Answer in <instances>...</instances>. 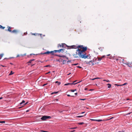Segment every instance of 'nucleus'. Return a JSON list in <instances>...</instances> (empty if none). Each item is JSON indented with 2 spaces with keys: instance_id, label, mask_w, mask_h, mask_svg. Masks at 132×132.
<instances>
[{
  "instance_id": "obj_1",
  "label": "nucleus",
  "mask_w": 132,
  "mask_h": 132,
  "mask_svg": "<svg viewBox=\"0 0 132 132\" xmlns=\"http://www.w3.org/2000/svg\"><path fill=\"white\" fill-rule=\"evenodd\" d=\"M87 49L86 47H84L82 45L78 46V49L76 50V53L73 55L74 57L77 58L80 57L84 59L87 58L88 56L86 55V54L85 52Z\"/></svg>"
},
{
  "instance_id": "obj_2",
  "label": "nucleus",
  "mask_w": 132,
  "mask_h": 132,
  "mask_svg": "<svg viewBox=\"0 0 132 132\" xmlns=\"http://www.w3.org/2000/svg\"><path fill=\"white\" fill-rule=\"evenodd\" d=\"M68 47H69L70 48H78V46H77L75 45H72L71 46H67Z\"/></svg>"
},
{
  "instance_id": "obj_3",
  "label": "nucleus",
  "mask_w": 132,
  "mask_h": 132,
  "mask_svg": "<svg viewBox=\"0 0 132 132\" xmlns=\"http://www.w3.org/2000/svg\"><path fill=\"white\" fill-rule=\"evenodd\" d=\"M50 117L49 116H44L41 118V119L42 120H45L47 118H48Z\"/></svg>"
},
{
  "instance_id": "obj_4",
  "label": "nucleus",
  "mask_w": 132,
  "mask_h": 132,
  "mask_svg": "<svg viewBox=\"0 0 132 132\" xmlns=\"http://www.w3.org/2000/svg\"><path fill=\"white\" fill-rule=\"evenodd\" d=\"M25 101L24 100H23L22 102H21L19 104V106H21L22 105H23L26 104L27 103L25 104H24Z\"/></svg>"
},
{
  "instance_id": "obj_5",
  "label": "nucleus",
  "mask_w": 132,
  "mask_h": 132,
  "mask_svg": "<svg viewBox=\"0 0 132 132\" xmlns=\"http://www.w3.org/2000/svg\"><path fill=\"white\" fill-rule=\"evenodd\" d=\"M57 56L60 57H65L67 59H68V57H67L63 55H56Z\"/></svg>"
},
{
  "instance_id": "obj_6",
  "label": "nucleus",
  "mask_w": 132,
  "mask_h": 132,
  "mask_svg": "<svg viewBox=\"0 0 132 132\" xmlns=\"http://www.w3.org/2000/svg\"><path fill=\"white\" fill-rule=\"evenodd\" d=\"M90 120L92 121H98V122H100L102 121H103V120H96V119H90Z\"/></svg>"
},
{
  "instance_id": "obj_7",
  "label": "nucleus",
  "mask_w": 132,
  "mask_h": 132,
  "mask_svg": "<svg viewBox=\"0 0 132 132\" xmlns=\"http://www.w3.org/2000/svg\"><path fill=\"white\" fill-rule=\"evenodd\" d=\"M54 51H51V52L47 51L45 52L44 53L45 54H49V53H52L53 55H54Z\"/></svg>"
},
{
  "instance_id": "obj_8",
  "label": "nucleus",
  "mask_w": 132,
  "mask_h": 132,
  "mask_svg": "<svg viewBox=\"0 0 132 132\" xmlns=\"http://www.w3.org/2000/svg\"><path fill=\"white\" fill-rule=\"evenodd\" d=\"M125 64L127 65L128 67H132V63H125Z\"/></svg>"
},
{
  "instance_id": "obj_9",
  "label": "nucleus",
  "mask_w": 132,
  "mask_h": 132,
  "mask_svg": "<svg viewBox=\"0 0 132 132\" xmlns=\"http://www.w3.org/2000/svg\"><path fill=\"white\" fill-rule=\"evenodd\" d=\"M64 49H60L59 50H54L53 51H54V52L56 53L57 52H58L59 53L60 52L62 51H63Z\"/></svg>"
},
{
  "instance_id": "obj_10",
  "label": "nucleus",
  "mask_w": 132,
  "mask_h": 132,
  "mask_svg": "<svg viewBox=\"0 0 132 132\" xmlns=\"http://www.w3.org/2000/svg\"><path fill=\"white\" fill-rule=\"evenodd\" d=\"M65 45V44H62L61 45L59 44L58 45V47H59L60 46V47H64L63 45Z\"/></svg>"
},
{
  "instance_id": "obj_11",
  "label": "nucleus",
  "mask_w": 132,
  "mask_h": 132,
  "mask_svg": "<svg viewBox=\"0 0 132 132\" xmlns=\"http://www.w3.org/2000/svg\"><path fill=\"white\" fill-rule=\"evenodd\" d=\"M76 81H77L76 80L75 81H73L72 83H71V85H75V84H77V83H79V82H81V81H79V82H78L75 83V82H76Z\"/></svg>"
},
{
  "instance_id": "obj_12",
  "label": "nucleus",
  "mask_w": 132,
  "mask_h": 132,
  "mask_svg": "<svg viewBox=\"0 0 132 132\" xmlns=\"http://www.w3.org/2000/svg\"><path fill=\"white\" fill-rule=\"evenodd\" d=\"M104 56H105L103 55L101 57L98 58V60H100V61L102 59V58L104 57Z\"/></svg>"
},
{
  "instance_id": "obj_13",
  "label": "nucleus",
  "mask_w": 132,
  "mask_h": 132,
  "mask_svg": "<svg viewBox=\"0 0 132 132\" xmlns=\"http://www.w3.org/2000/svg\"><path fill=\"white\" fill-rule=\"evenodd\" d=\"M11 28L10 27H9L8 31L11 32H12V31L11 30Z\"/></svg>"
},
{
  "instance_id": "obj_14",
  "label": "nucleus",
  "mask_w": 132,
  "mask_h": 132,
  "mask_svg": "<svg viewBox=\"0 0 132 132\" xmlns=\"http://www.w3.org/2000/svg\"><path fill=\"white\" fill-rule=\"evenodd\" d=\"M55 83H57V85H60L61 84V82H58V81H56L55 82Z\"/></svg>"
},
{
  "instance_id": "obj_15",
  "label": "nucleus",
  "mask_w": 132,
  "mask_h": 132,
  "mask_svg": "<svg viewBox=\"0 0 132 132\" xmlns=\"http://www.w3.org/2000/svg\"><path fill=\"white\" fill-rule=\"evenodd\" d=\"M107 85H108V88H110L111 87V85L109 84H107Z\"/></svg>"
},
{
  "instance_id": "obj_16",
  "label": "nucleus",
  "mask_w": 132,
  "mask_h": 132,
  "mask_svg": "<svg viewBox=\"0 0 132 132\" xmlns=\"http://www.w3.org/2000/svg\"><path fill=\"white\" fill-rule=\"evenodd\" d=\"M100 79V78H93V79H90V80H94L95 79Z\"/></svg>"
},
{
  "instance_id": "obj_17",
  "label": "nucleus",
  "mask_w": 132,
  "mask_h": 132,
  "mask_svg": "<svg viewBox=\"0 0 132 132\" xmlns=\"http://www.w3.org/2000/svg\"><path fill=\"white\" fill-rule=\"evenodd\" d=\"M71 85V83H68L67 84H65L64 85L65 86H67V85Z\"/></svg>"
},
{
  "instance_id": "obj_18",
  "label": "nucleus",
  "mask_w": 132,
  "mask_h": 132,
  "mask_svg": "<svg viewBox=\"0 0 132 132\" xmlns=\"http://www.w3.org/2000/svg\"><path fill=\"white\" fill-rule=\"evenodd\" d=\"M17 32L16 30H14L12 31L11 32L12 33H14V32Z\"/></svg>"
},
{
  "instance_id": "obj_19",
  "label": "nucleus",
  "mask_w": 132,
  "mask_h": 132,
  "mask_svg": "<svg viewBox=\"0 0 132 132\" xmlns=\"http://www.w3.org/2000/svg\"><path fill=\"white\" fill-rule=\"evenodd\" d=\"M14 72H13L12 71H11L10 73L9 74V75H11L13 74L14 73Z\"/></svg>"
},
{
  "instance_id": "obj_20",
  "label": "nucleus",
  "mask_w": 132,
  "mask_h": 132,
  "mask_svg": "<svg viewBox=\"0 0 132 132\" xmlns=\"http://www.w3.org/2000/svg\"><path fill=\"white\" fill-rule=\"evenodd\" d=\"M5 27H3L2 26L0 25V28H2V29H4Z\"/></svg>"
},
{
  "instance_id": "obj_21",
  "label": "nucleus",
  "mask_w": 132,
  "mask_h": 132,
  "mask_svg": "<svg viewBox=\"0 0 132 132\" xmlns=\"http://www.w3.org/2000/svg\"><path fill=\"white\" fill-rule=\"evenodd\" d=\"M84 116H77V117L81 118V117H84Z\"/></svg>"
},
{
  "instance_id": "obj_22",
  "label": "nucleus",
  "mask_w": 132,
  "mask_h": 132,
  "mask_svg": "<svg viewBox=\"0 0 132 132\" xmlns=\"http://www.w3.org/2000/svg\"><path fill=\"white\" fill-rule=\"evenodd\" d=\"M84 123V122H80V123H79L78 124L80 125H82Z\"/></svg>"
},
{
  "instance_id": "obj_23",
  "label": "nucleus",
  "mask_w": 132,
  "mask_h": 132,
  "mask_svg": "<svg viewBox=\"0 0 132 132\" xmlns=\"http://www.w3.org/2000/svg\"><path fill=\"white\" fill-rule=\"evenodd\" d=\"M66 61L65 60H63V61H62V62L63 64H64L65 63V62Z\"/></svg>"
},
{
  "instance_id": "obj_24",
  "label": "nucleus",
  "mask_w": 132,
  "mask_h": 132,
  "mask_svg": "<svg viewBox=\"0 0 132 132\" xmlns=\"http://www.w3.org/2000/svg\"><path fill=\"white\" fill-rule=\"evenodd\" d=\"M34 60V59H33V60H30L29 62V63H31L32 62V61H33Z\"/></svg>"
},
{
  "instance_id": "obj_25",
  "label": "nucleus",
  "mask_w": 132,
  "mask_h": 132,
  "mask_svg": "<svg viewBox=\"0 0 132 132\" xmlns=\"http://www.w3.org/2000/svg\"><path fill=\"white\" fill-rule=\"evenodd\" d=\"M21 55L22 56H24L26 55V54H21Z\"/></svg>"
},
{
  "instance_id": "obj_26",
  "label": "nucleus",
  "mask_w": 132,
  "mask_h": 132,
  "mask_svg": "<svg viewBox=\"0 0 132 132\" xmlns=\"http://www.w3.org/2000/svg\"><path fill=\"white\" fill-rule=\"evenodd\" d=\"M76 89L75 90H71V91L72 92H74L75 90H76Z\"/></svg>"
},
{
  "instance_id": "obj_27",
  "label": "nucleus",
  "mask_w": 132,
  "mask_h": 132,
  "mask_svg": "<svg viewBox=\"0 0 132 132\" xmlns=\"http://www.w3.org/2000/svg\"><path fill=\"white\" fill-rule=\"evenodd\" d=\"M4 55V54H1L0 55V56L1 57H2L3 55Z\"/></svg>"
},
{
  "instance_id": "obj_28",
  "label": "nucleus",
  "mask_w": 132,
  "mask_h": 132,
  "mask_svg": "<svg viewBox=\"0 0 132 132\" xmlns=\"http://www.w3.org/2000/svg\"><path fill=\"white\" fill-rule=\"evenodd\" d=\"M115 85H116V86H122L121 85H119V84H115Z\"/></svg>"
},
{
  "instance_id": "obj_29",
  "label": "nucleus",
  "mask_w": 132,
  "mask_h": 132,
  "mask_svg": "<svg viewBox=\"0 0 132 132\" xmlns=\"http://www.w3.org/2000/svg\"><path fill=\"white\" fill-rule=\"evenodd\" d=\"M5 122L4 121H0V123H5Z\"/></svg>"
},
{
  "instance_id": "obj_30",
  "label": "nucleus",
  "mask_w": 132,
  "mask_h": 132,
  "mask_svg": "<svg viewBox=\"0 0 132 132\" xmlns=\"http://www.w3.org/2000/svg\"><path fill=\"white\" fill-rule=\"evenodd\" d=\"M78 64V63H75V64H72V65H77Z\"/></svg>"
},
{
  "instance_id": "obj_31",
  "label": "nucleus",
  "mask_w": 132,
  "mask_h": 132,
  "mask_svg": "<svg viewBox=\"0 0 132 132\" xmlns=\"http://www.w3.org/2000/svg\"><path fill=\"white\" fill-rule=\"evenodd\" d=\"M46 67H51L50 65H47L45 66Z\"/></svg>"
},
{
  "instance_id": "obj_32",
  "label": "nucleus",
  "mask_w": 132,
  "mask_h": 132,
  "mask_svg": "<svg viewBox=\"0 0 132 132\" xmlns=\"http://www.w3.org/2000/svg\"><path fill=\"white\" fill-rule=\"evenodd\" d=\"M58 93V92H55L54 93H52V94H57Z\"/></svg>"
},
{
  "instance_id": "obj_33",
  "label": "nucleus",
  "mask_w": 132,
  "mask_h": 132,
  "mask_svg": "<svg viewBox=\"0 0 132 132\" xmlns=\"http://www.w3.org/2000/svg\"><path fill=\"white\" fill-rule=\"evenodd\" d=\"M103 81H106L107 82H109L110 81H109V80H103Z\"/></svg>"
},
{
  "instance_id": "obj_34",
  "label": "nucleus",
  "mask_w": 132,
  "mask_h": 132,
  "mask_svg": "<svg viewBox=\"0 0 132 132\" xmlns=\"http://www.w3.org/2000/svg\"><path fill=\"white\" fill-rule=\"evenodd\" d=\"M127 84V83H125L124 84H123L122 85H122V86L125 85H126Z\"/></svg>"
},
{
  "instance_id": "obj_35",
  "label": "nucleus",
  "mask_w": 132,
  "mask_h": 132,
  "mask_svg": "<svg viewBox=\"0 0 132 132\" xmlns=\"http://www.w3.org/2000/svg\"><path fill=\"white\" fill-rule=\"evenodd\" d=\"M77 68H82L81 67H80L79 66H77Z\"/></svg>"
},
{
  "instance_id": "obj_36",
  "label": "nucleus",
  "mask_w": 132,
  "mask_h": 132,
  "mask_svg": "<svg viewBox=\"0 0 132 132\" xmlns=\"http://www.w3.org/2000/svg\"><path fill=\"white\" fill-rule=\"evenodd\" d=\"M80 100H81L84 101L85 100V99H80Z\"/></svg>"
},
{
  "instance_id": "obj_37",
  "label": "nucleus",
  "mask_w": 132,
  "mask_h": 132,
  "mask_svg": "<svg viewBox=\"0 0 132 132\" xmlns=\"http://www.w3.org/2000/svg\"><path fill=\"white\" fill-rule=\"evenodd\" d=\"M76 128H77V127H73V128H71V129H76Z\"/></svg>"
},
{
  "instance_id": "obj_38",
  "label": "nucleus",
  "mask_w": 132,
  "mask_h": 132,
  "mask_svg": "<svg viewBox=\"0 0 132 132\" xmlns=\"http://www.w3.org/2000/svg\"><path fill=\"white\" fill-rule=\"evenodd\" d=\"M41 131H43V132H48V131H43V130Z\"/></svg>"
},
{
  "instance_id": "obj_39",
  "label": "nucleus",
  "mask_w": 132,
  "mask_h": 132,
  "mask_svg": "<svg viewBox=\"0 0 132 132\" xmlns=\"http://www.w3.org/2000/svg\"><path fill=\"white\" fill-rule=\"evenodd\" d=\"M55 100L56 101H58V100L57 99H56Z\"/></svg>"
},
{
  "instance_id": "obj_40",
  "label": "nucleus",
  "mask_w": 132,
  "mask_h": 132,
  "mask_svg": "<svg viewBox=\"0 0 132 132\" xmlns=\"http://www.w3.org/2000/svg\"><path fill=\"white\" fill-rule=\"evenodd\" d=\"M132 112H130V113H127V115H129V114H130Z\"/></svg>"
},
{
  "instance_id": "obj_41",
  "label": "nucleus",
  "mask_w": 132,
  "mask_h": 132,
  "mask_svg": "<svg viewBox=\"0 0 132 132\" xmlns=\"http://www.w3.org/2000/svg\"><path fill=\"white\" fill-rule=\"evenodd\" d=\"M67 95V96H69H69H70V95H69V94H68V95Z\"/></svg>"
},
{
  "instance_id": "obj_42",
  "label": "nucleus",
  "mask_w": 132,
  "mask_h": 132,
  "mask_svg": "<svg viewBox=\"0 0 132 132\" xmlns=\"http://www.w3.org/2000/svg\"><path fill=\"white\" fill-rule=\"evenodd\" d=\"M75 131V130H73L72 131H70L69 132H74V131Z\"/></svg>"
},
{
  "instance_id": "obj_43",
  "label": "nucleus",
  "mask_w": 132,
  "mask_h": 132,
  "mask_svg": "<svg viewBox=\"0 0 132 132\" xmlns=\"http://www.w3.org/2000/svg\"><path fill=\"white\" fill-rule=\"evenodd\" d=\"M19 56H20V55H17V56L16 57H19Z\"/></svg>"
},
{
  "instance_id": "obj_44",
  "label": "nucleus",
  "mask_w": 132,
  "mask_h": 132,
  "mask_svg": "<svg viewBox=\"0 0 132 132\" xmlns=\"http://www.w3.org/2000/svg\"><path fill=\"white\" fill-rule=\"evenodd\" d=\"M3 98L2 97H0V100L2 99Z\"/></svg>"
},
{
  "instance_id": "obj_45",
  "label": "nucleus",
  "mask_w": 132,
  "mask_h": 132,
  "mask_svg": "<svg viewBox=\"0 0 132 132\" xmlns=\"http://www.w3.org/2000/svg\"><path fill=\"white\" fill-rule=\"evenodd\" d=\"M29 111V110H27L26 111V112H28Z\"/></svg>"
},
{
  "instance_id": "obj_46",
  "label": "nucleus",
  "mask_w": 132,
  "mask_h": 132,
  "mask_svg": "<svg viewBox=\"0 0 132 132\" xmlns=\"http://www.w3.org/2000/svg\"><path fill=\"white\" fill-rule=\"evenodd\" d=\"M93 89H90L89 90V91H92V90H93Z\"/></svg>"
},
{
  "instance_id": "obj_47",
  "label": "nucleus",
  "mask_w": 132,
  "mask_h": 132,
  "mask_svg": "<svg viewBox=\"0 0 132 132\" xmlns=\"http://www.w3.org/2000/svg\"><path fill=\"white\" fill-rule=\"evenodd\" d=\"M87 88H85V90H87Z\"/></svg>"
},
{
  "instance_id": "obj_48",
  "label": "nucleus",
  "mask_w": 132,
  "mask_h": 132,
  "mask_svg": "<svg viewBox=\"0 0 132 132\" xmlns=\"http://www.w3.org/2000/svg\"><path fill=\"white\" fill-rule=\"evenodd\" d=\"M77 93H76L75 94V95H77Z\"/></svg>"
},
{
  "instance_id": "obj_49",
  "label": "nucleus",
  "mask_w": 132,
  "mask_h": 132,
  "mask_svg": "<svg viewBox=\"0 0 132 132\" xmlns=\"http://www.w3.org/2000/svg\"><path fill=\"white\" fill-rule=\"evenodd\" d=\"M47 84H44L43 85V86H45V85H46Z\"/></svg>"
},
{
  "instance_id": "obj_50",
  "label": "nucleus",
  "mask_w": 132,
  "mask_h": 132,
  "mask_svg": "<svg viewBox=\"0 0 132 132\" xmlns=\"http://www.w3.org/2000/svg\"><path fill=\"white\" fill-rule=\"evenodd\" d=\"M110 54H108V55H106L107 56H110Z\"/></svg>"
},
{
  "instance_id": "obj_51",
  "label": "nucleus",
  "mask_w": 132,
  "mask_h": 132,
  "mask_svg": "<svg viewBox=\"0 0 132 132\" xmlns=\"http://www.w3.org/2000/svg\"><path fill=\"white\" fill-rule=\"evenodd\" d=\"M113 118V117H112V118H111L110 119H109V120L111 119H112V118Z\"/></svg>"
},
{
  "instance_id": "obj_52",
  "label": "nucleus",
  "mask_w": 132,
  "mask_h": 132,
  "mask_svg": "<svg viewBox=\"0 0 132 132\" xmlns=\"http://www.w3.org/2000/svg\"><path fill=\"white\" fill-rule=\"evenodd\" d=\"M85 113V112H82L81 113L82 114V113Z\"/></svg>"
},
{
  "instance_id": "obj_53",
  "label": "nucleus",
  "mask_w": 132,
  "mask_h": 132,
  "mask_svg": "<svg viewBox=\"0 0 132 132\" xmlns=\"http://www.w3.org/2000/svg\"><path fill=\"white\" fill-rule=\"evenodd\" d=\"M50 73V72H48V73H46V74H48V73Z\"/></svg>"
},
{
  "instance_id": "obj_54",
  "label": "nucleus",
  "mask_w": 132,
  "mask_h": 132,
  "mask_svg": "<svg viewBox=\"0 0 132 132\" xmlns=\"http://www.w3.org/2000/svg\"><path fill=\"white\" fill-rule=\"evenodd\" d=\"M71 73H69L68 74V75H70Z\"/></svg>"
},
{
  "instance_id": "obj_55",
  "label": "nucleus",
  "mask_w": 132,
  "mask_h": 132,
  "mask_svg": "<svg viewBox=\"0 0 132 132\" xmlns=\"http://www.w3.org/2000/svg\"><path fill=\"white\" fill-rule=\"evenodd\" d=\"M129 100V98H128V99H127L126 100Z\"/></svg>"
},
{
  "instance_id": "obj_56",
  "label": "nucleus",
  "mask_w": 132,
  "mask_h": 132,
  "mask_svg": "<svg viewBox=\"0 0 132 132\" xmlns=\"http://www.w3.org/2000/svg\"><path fill=\"white\" fill-rule=\"evenodd\" d=\"M32 34L33 35H35V34Z\"/></svg>"
},
{
  "instance_id": "obj_57",
  "label": "nucleus",
  "mask_w": 132,
  "mask_h": 132,
  "mask_svg": "<svg viewBox=\"0 0 132 132\" xmlns=\"http://www.w3.org/2000/svg\"><path fill=\"white\" fill-rule=\"evenodd\" d=\"M10 64H12V63H10Z\"/></svg>"
},
{
  "instance_id": "obj_58",
  "label": "nucleus",
  "mask_w": 132,
  "mask_h": 132,
  "mask_svg": "<svg viewBox=\"0 0 132 132\" xmlns=\"http://www.w3.org/2000/svg\"><path fill=\"white\" fill-rule=\"evenodd\" d=\"M22 107V106H21V107H19V108H21Z\"/></svg>"
},
{
  "instance_id": "obj_59",
  "label": "nucleus",
  "mask_w": 132,
  "mask_h": 132,
  "mask_svg": "<svg viewBox=\"0 0 132 132\" xmlns=\"http://www.w3.org/2000/svg\"><path fill=\"white\" fill-rule=\"evenodd\" d=\"M118 132H122L121 131H119Z\"/></svg>"
},
{
  "instance_id": "obj_60",
  "label": "nucleus",
  "mask_w": 132,
  "mask_h": 132,
  "mask_svg": "<svg viewBox=\"0 0 132 132\" xmlns=\"http://www.w3.org/2000/svg\"><path fill=\"white\" fill-rule=\"evenodd\" d=\"M110 59H111V57H110Z\"/></svg>"
},
{
  "instance_id": "obj_61",
  "label": "nucleus",
  "mask_w": 132,
  "mask_h": 132,
  "mask_svg": "<svg viewBox=\"0 0 132 132\" xmlns=\"http://www.w3.org/2000/svg\"><path fill=\"white\" fill-rule=\"evenodd\" d=\"M32 55V54H30V55Z\"/></svg>"
},
{
  "instance_id": "obj_62",
  "label": "nucleus",
  "mask_w": 132,
  "mask_h": 132,
  "mask_svg": "<svg viewBox=\"0 0 132 132\" xmlns=\"http://www.w3.org/2000/svg\"><path fill=\"white\" fill-rule=\"evenodd\" d=\"M69 61H68L67 62H69Z\"/></svg>"
},
{
  "instance_id": "obj_63",
  "label": "nucleus",
  "mask_w": 132,
  "mask_h": 132,
  "mask_svg": "<svg viewBox=\"0 0 132 132\" xmlns=\"http://www.w3.org/2000/svg\"><path fill=\"white\" fill-rule=\"evenodd\" d=\"M124 131H122L123 132Z\"/></svg>"
}]
</instances>
